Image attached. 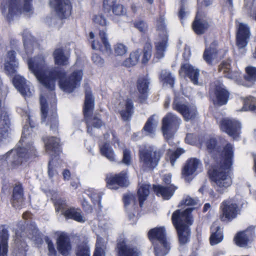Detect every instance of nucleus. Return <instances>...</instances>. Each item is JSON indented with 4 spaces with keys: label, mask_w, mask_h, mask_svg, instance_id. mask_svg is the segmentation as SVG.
Returning a JSON list of instances; mask_svg holds the SVG:
<instances>
[{
    "label": "nucleus",
    "mask_w": 256,
    "mask_h": 256,
    "mask_svg": "<svg viewBox=\"0 0 256 256\" xmlns=\"http://www.w3.org/2000/svg\"><path fill=\"white\" fill-rule=\"evenodd\" d=\"M206 150L214 162L220 164V167L212 165L208 171L210 182L216 184V192L222 194L232 184V178L230 170L232 168L234 158V149L230 142L226 144L222 148L218 144V138L211 137L205 142Z\"/></svg>",
    "instance_id": "nucleus-1"
},
{
    "label": "nucleus",
    "mask_w": 256,
    "mask_h": 256,
    "mask_svg": "<svg viewBox=\"0 0 256 256\" xmlns=\"http://www.w3.org/2000/svg\"><path fill=\"white\" fill-rule=\"evenodd\" d=\"M28 68L37 80L50 90L54 89L56 80L59 79L60 88L66 92H72L80 84L83 75L81 70H76L67 78L64 70L58 68H47L43 56L30 58L28 61Z\"/></svg>",
    "instance_id": "nucleus-2"
},
{
    "label": "nucleus",
    "mask_w": 256,
    "mask_h": 256,
    "mask_svg": "<svg viewBox=\"0 0 256 256\" xmlns=\"http://www.w3.org/2000/svg\"><path fill=\"white\" fill-rule=\"evenodd\" d=\"M182 211L178 210L174 212L172 216L173 224L176 228L180 244H184L190 239L192 213V198L186 197L180 203Z\"/></svg>",
    "instance_id": "nucleus-3"
},
{
    "label": "nucleus",
    "mask_w": 256,
    "mask_h": 256,
    "mask_svg": "<svg viewBox=\"0 0 256 256\" xmlns=\"http://www.w3.org/2000/svg\"><path fill=\"white\" fill-rule=\"evenodd\" d=\"M148 238L154 246L156 256H164L170 250V245L166 237L164 228H154L148 232Z\"/></svg>",
    "instance_id": "nucleus-4"
},
{
    "label": "nucleus",
    "mask_w": 256,
    "mask_h": 256,
    "mask_svg": "<svg viewBox=\"0 0 256 256\" xmlns=\"http://www.w3.org/2000/svg\"><path fill=\"white\" fill-rule=\"evenodd\" d=\"M32 1V0H24L22 6L20 0H10L6 6L3 2L2 4V12L6 15L8 20H10L14 14H18L22 12L32 14L33 11Z\"/></svg>",
    "instance_id": "nucleus-5"
},
{
    "label": "nucleus",
    "mask_w": 256,
    "mask_h": 256,
    "mask_svg": "<svg viewBox=\"0 0 256 256\" xmlns=\"http://www.w3.org/2000/svg\"><path fill=\"white\" fill-rule=\"evenodd\" d=\"M34 148L29 144L26 146V148L20 147L18 146L17 149L12 150L6 155L1 156V160H6L8 158L9 162L14 166L20 165L24 162L26 161L29 158V156L34 154Z\"/></svg>",
    "instance_id": "nucleus-6"
},
{
    "label": "nucleus",
    "mask_w": 256,
    "mask_h": 256,
    "mask_svg": "<svg viewBox=\"0 0 256 256\" xmlns=\"http://www.w3.org/2000/svg\"><path fill=\"white\" fill-rule=\"evenodd\" d=\"M209 94L213 98L214 104L219 106L226 105L230 97V92L223 82L216 80L210 84Z\"/></svg>",
    "instance_id": "nucleus-7"
},
{
    "label": "nucleus",
    "mask_w": 256,
    "mask_h": 256,
    "mask_svg": "<svg viewBox=\"0 0 256 256\" xmlns=\"http://www.w3.org/2000/svg\"><path fill=\"white\" fill-rule=\"evenodd\" d=\"M94 106V100L91 92L86 90V91L84 113L87 124V131L90 134H91L92 130L91 126L94 128H98L102 124V122L98 114H96L92 118L90 117V114L92 110H93Z\"/></svg>",
    "instance_id": "nucleus-8"
},
{
    "label": "nucleus",
    "mask_w": 256,
    "mask_h": 256,
    "mask_svg": "<svg viewBox=\"0 0 256 256\" xmlns=\"http://www.w3.org/2000/svg\"><path fill=\"white\" fill-rule=\"evenodd\" d=\"M220 219L222 222H230L236 218L240 212L238 204L232 198L224 200L220 206Z\"/></svg>",
    "instance_id": "nucleus-9"
},
{
    "label": "nucleus",
    "mask_w": 256,
    "mask_h": 256,
    "mask_svg": "<svg viewBox=\"0 0 256 256\" xmlns=\"http://www.w3.org/2000/svg\"><path fill=\"white\" fill-rule=\"evenodd\" d=\"M158 152L142 148L139 151L140 162L144 170H152L157 165L160 158Z\"/></svg>",
    "instance_id": "nucleus-10"
},
{
    "label": "nucleus",
    "mask_w": 256,
    "mask_h": 256,
    "mask_svg": "<svg viewBox=\"0 0 256 256\" xmlns=\"http://www.w3.org/2000/svg\"><path fill=\"white\" fill-rule=\"evenodd\" d=\"M181 120L172 113H168L162 120V130L165 138H172L178 128Z\"/></svg>",
    "instance_id": "nucleus-11"
},
{
    "label": "nucleus",
    "mask_w": 256,
    "mask_h": 256,
    "mask_svg": "<svg viewBox=\"0 0 256 256\" xmlns=\"http://www.w3.org/2000/svg\"><path fill=\"white\" fill-rule=\"evenodd\" d=\"M219 126L222 132L234 138L238 136L241 132V124L234 118H222L220 122Z\"/></svg>",
    "instance_id": "nucleus-12"
},
{
    "label": "nucleus",
    "mask_w": 256,
    "mask_h": 256,
    "mask_svg": "<svg viewBox=\"0 0 256 256\" xmlns=\"http://www.w3.org/2000/svg\"><path fill=\"white\" fill-rule=\"evenodd\" d=\"M158 31L159 41L156 43V56L160 58L164 56V52L167 46L168 35L166 26L163 20H160L158 22Z\"/></svg>",
    "instance_id": "nucleus-13"
},
{
    "label": "nucleus",
    "mask_w": 256,
    "mask_h": 256,
    "mask_svg": "<svg viewBox=\"0 0 256 256\" xmlns=\"http://www.w3.org/2000/svg\"><path fill=\"white\" fill-rule=\"evenodd\" d=\"M250 28L248 26L242 22L236 24V43L239 49L244 48L248 45L250 37Z\"/></svg>",
    "instance_id": "nucleus-14"
},
{
    "label": "nucleus",
    "mask_w": 256,
    "mask_h": 256,
    "mask_svg": "<svg viewBox=\"0 0 256 256\" xmlns=\"http://www.w3.org/2000/svg\"><path fill=\"white\" fill-rule=\"evenodd\" d=\"M210 24L206 19V14L199 9L196 14L193 21V30L198 34L201 35L206 32L210 28Z\"/></svg>",
    "instance_id": "nucleus-15"
},
{
    "label": "nucleus",
    "mask_w": 256,
    "mask_h": 256,
    "mask_svg": "<svg viewBox=\"0 0 256 256\" xmlns=\"http://www.w3.org/2000/svg\"><path fill=\"white\" fill-rule=\"evenodd\" d=\"M13 84L18 90L24 96H30L34 92L30 83L20 75H16L13 78Z\"/></svg>",
    "instance_id": "nucleus-16"
},
{
    "label": "nucleus",
    "mask_w": 256,
    "mask_h": 256,
    "mask_svg": "<svg viewBox=\"0 0 256 256\" xmlns=\"http://www.w3.org/2000/svg\"><path fill=\"white\" fill-rule=\"evenodd\" d=\"M58 16L61 18H66L71 13L72 6L70 0H50Z\"/></svg>",
    "instance_id": "nucleus-17"
},
{
    "label": "nucleus",
    "mask_w": 256,
    "mask_h": 256,
    "mask_svg": "<svg viewBox=\"0 0 256 256\" xmlns=\"http://www.w3.org/2000/svg\"><path fill=\"white\" fill-rule=\"evenodd\" d=\"M106 183L109 188L114 190L118 189L119 186H127L129 184L126 173L123 172L118 174L107 177Z\"/></svg>",
    "instance_id": "nucleus-18"
},
{
    "label": "nucleus",
    "mask_w": 256,
    "mask_h": 256,
    "mask_svg": "<svg viewBox=\"0 0 256 256\" xmlns=\"http://www.w3.org/2000/svg\"><path fill=\"white\" fill-rule=\"evenodd\" d=\"M99 36L101 42L98 41L96 42L94 41L92 45V48L100 50L104 54L110 56L112 54V50L108 40L106 34L104 30H100Z\"/></svg>",
    "instance_id": "nucleus-19"
},
{
    "label": "nucleus",
    "mask_w": 256,
    "mask_h": 256,
    "mask_svg": "<svg viewBox=\"0 0 256 256\" xmlns=\"http://www.w3.org/2000/svg\"><path fill=\"white\" fill-rule=\"evenodd\" d=\"M57 248L64 256H68L71 250L72 246L70 239L68 235L64 233H60L56 240Z\"/></svg>",
    "instance_id": "nucleus-20"
},
{
    "label": "nucleus",
    "mask_w": 256,
    "mask_h": 256,
    "mask_svg": "<svg viewBox=\"0 0 256 256\" xmlns=\"http://www.w3.org/2000/svg\"><path fill=\"white\" fill-rule=\"evenodd\" d=\"M133 108L132 102L128 98L119 104L117 110L124 121H128L130 120L133 113Z\"/></svg>",
    "instance_id": "nucleus-21"
},
{
    "label": "nucleus",
    "mask_w": 256,
    "mask_h": 256,
    "mask_svg": "<svg viewBox=\"0 0 256 256\" xmlns=\"http://www.w3.org/2000/svg\"><path fill=\"white\" fill-rule=\"evenodd\" d=\"M18 62L16 58V52L14 50L8 52L4 62V70L9 75H12L16 72Z\"/></svg>",
    "instance_id": "nucleus-22"
},
{
    "label": "nucleus",
    "mask_w": 256,
    "mask_h": 256,
    "mask_svg": "<svg viewBox=\"0 0 256 256\" xmlns=\"http://www.w3.org/2000/svg\"><path fill=\"white\" fill-rule=\"evenodd\" d=\"M232 60L228 59L222 61L218 66V72H222L224 76L232 80L238 78L240 73L237 71H232L231 68Z\"/></svg>",
    "instance_id": "nucleus-23"
},
{
    "label": "nucleus",
    "mask_w": 256,
    "mask_h": 256,
    "mask_svg": "<svg viewBox=\"0 0 256 256\" xmlns=\"http://www.w3.org/2000/svg\"><path fill=\"white\" fill-rule=\"evenodd\" d=\"M116 250L118 256H138V250L126 244V242L120 240L117 244Z\"/></svg>",
    "instance_id": "nucleus-24"
},
{
    "label": "nucleus",
    "mask_w": 256,
    "mask_h": 256,
    "mask_svg": "<svg viewBox=\"0 0 256 256\" xmlns=\"http://www.w3.org/2000/svg\"><path fill=\"white\" fill-rule=\"evenodd\" d=\"M210 243L211 246L216 245L223 240V230L220 226L214 223L210 227Z\"/></svg>",
    "instance_id": "nucleus-25"
},
{
    "label": "nucleus",
    "mask_w": 256,
    "mask_h": 256,
    "mask_svg": "<svg viewBox=\"0 0 256 256\" xmlns=\"http://www.w3.org/2000/svg\"><path fill=\"white\" fill-rule=\"evenodd\" d=\"M63 215L66 218L72 219L79 222H84L86 220L81 210L73 207L66 209L64 212Z\"/></svg>",
    "instance_id": "nucleus-26"
},
{
    "label": "nucleus",
    "mask_w": 256,
    "mask_h": 256,
    "mask_svg": "<svg viewBox=\"0 0 256 256\" xmlns=\"http://www.w3.org/2000/svg\"><path fill=\"white\" fill-rule=\"evenodd\" d=\"M10 121L8 116L4 114L0 119V140H2L8 138L10 134Z\"/></svg>",
    "instance_id": "nucleus-27"
},
{
    "label": "nucleus",
    "mask_w": 256,
    "mask_h": 256,
    "mask_svg": "<svg viewBox=\"0 0 256 256\" xmlns=\"http://www.w3.org/2000/svg\"><path fill=\"white\" fill-rule=\"evenodd\" d=\"M173 108L180 112L186 120H190L192 118L191 110L186 104H182L177 98H175L172 104Z\"/></svg>",
    "instance_id": "nucleus-28"
},
{
    "label": "nucleus",
    "mask_w": 256,
    "mask_h": 256,
    "mask_svg": "<svg viewBox=\"0 0 256 256\" xmlns=\"http://www.w3.org/2000/svg\"><path fill=\"white\" fill-rule=\"evenodd\" d=\"M8 230L3 226H0V256H6L8 250Z\"/></svg>",
    "instance_id": "nucleus-29"
},
{
    "label": "nucleus",
    "mask_w": 256,
    "mask_h": 256,
    "mask_svg": "<svg viewBox=\"0 0 256 256\" xmlns=\"http://www.w3.org/2000/svg\"><path fill=\"white\" fill-rule=\"evenodd\" d=\"M23 203V190L20 184H16L14 188L12 204L15 208H19Z\"/></svg>",
    "instance_id": "nucleus-30"
},
{
    "label": "nucleus",
    "mask_w": 256,
    "mask_h": 256,
    "mask_svg": "<svg viewBox=\"0 0 256 256\" xmlns=\"http://www.w3.org/2000/svg\"><path fill=\"white\" fill-rule=\"evenodd\" d=\"M154 190L157 195H160L164 199H169L174 194L175 187L170 185L168 186H154Z\"/></svg>",
    "instance_id": "nucleus-31"
},
{
    "label": "nucleus",
    "mask_w": 256,
    "mask_h": 256,
    "mask_svg": "<svg viewBox=\"0 0 256 256\" xmlns=\"http://www.w3.org/2000/svg\"><path fill=\"white\" fill-rule=\"evenodd\" d=\"M158 123V120L156 118L154 115H153L150 117L146 121L143 128V130L146 135L152 137L154 135L155 130Z\"/></svg>",
    "instance_id": "nucleus-32"
},
{
    "label": "nucleus",
    "mask_w": 256,
    "mask_h": 256,
    "mask_svg": "<svg viewBox=\"0 0 256 256\" xmlns=\"http://www.w3.org/2000/svg\"><path fill=\"white\" fill-rule=\"evenodd\" d=\"M46 151L50 154L52 152L56 153L58 151L60 140L56 137H51L46 140H44Z\"/></svg>",
    "instance_id": "nucleus-33"
},
{
    "label": "nucleus",
    "mask_w": 256,
    "mask_h": 256,
    "mask_svg": "<svg viewBox=\"0 0 256 256\" xmlns=\"http://www.w3.org/2000/svg\"><path fill=\"white\" fill-rule=\"evenodd\" d=\"M139 188L138 190V195L140 206H142L144 202L146 199L150 194V186L146 184H138Z\"/></svg>",
    "instance_id": "nucleus-34"
},
{
    "label": "nucleus",
    "mask_w": 256,
    "mask_h": 256,
    "mask_svg": "<svg viewBox=\"0 0 256 256\" xmlns=\"http://www.w3.org/2000/svg\"><path fill=\"white\" fill-rule=\"evenodd\" d=\"M53 54L56 64L58 65H66L68 64V58L64 54L62 49H56Z\"/></svg>",
    "instance_id": "nucleus-35"
},
{
    "label": "nucleus",
    "mask_w": 256,
    "mask_h": 256,
    "mask_svg": "<svg viewBox=\"0 0 256 256\" xmlns=\"http://www.w3.org/2000/svg\"><path fill=\"white\" fill-rule=\"evenodd\" d=\"M106 242L102 238L98 236L94 256H106Z\"/></svg>",
    "instance_id": "nucleus-36"
},
{
    "label": "nucleus",
    "mask_w": 256,
    "mask_h": 256,
    "mask_svg": "<svg viewBox=\"0 0 256 256\" xmlns=\"http://www.w3.org/2000/svg\"><path fill=\"white\" fill-rule=\"evenodd\" d=\"M150 79L147 76L140 77L137 82V88L141 94H146L148 90Z\"/></svg>",
    "instance_id": "nucleus-37"
},
{
    "label": "nucleus",
    "mask_w": 256,
    "mask_h": 256,
    "mask_svg": "<svg viewBox=\"0 0 256 256\" xmlns=\"http://www.w3.org/2000/svg\"><path fill=\"white\" fill-rule=\"evenodd\" d=\"M182 177L186 181L190 182L192 175V160L188 159L185 164L182 172Z\"/></svg>",
    "instance_id": "nucleus-38"
},
{
    "label": "nucleus",
    "mask_w": 256,
    "mask_h": 256,
    "mask_svg": "<svg viewBox=\"0 0 256 256\" xmlns=\"http://www.w3.org/2000/svg\"><path fill=\"white\" fill-rule=\"evenodd\" d=\"M114 0H104V6L106 8V6L110 7L113 5L112 12L117 16L123 15L126 13V10L124 6L121 4H113Z\"/></svg>",
    "instance_id": "nucleus-39"
},
{
    "label": "nucleus",
    "mask_w": 256,
    "mask_h": 256,
    "mask_svg": "<svg viewBox=\"0 0 256 256\" xmlns=\"http://www.w3.org/2000/svg\"><path fill=\"white\" fill-rule=\"evenodd\" d=\"M234 240L236 244L240 247L246 246L249 241L248 236L244 232H238L234 236Z\"/></svg>",
    "instance_id": "nucleus-40"
},
{
    "label": "nucleus",
    "mask_w": 256,
    "mask_h": 256,
    "mask_svg": "<svg viewBox=\"0 0 256 256\" xmlns=\"http://www.w3.org/2000/svg\"><path fill=\"white\" fill-rule=\"evenodd\" d=\"M140 56V52L138 51H134L131 52L129 58L124 61V65L128 67L136 65L139 60Z\"/></svg>",
    "instance_id": "nucleus-41"
},
{
    "label": "nucleus",
    "mask_w": 256,
    "mask_h": 256,
    "mask_svg": "<svg viewBox=\"0 0 256 256\" xmlns=\"http://www.w3.org/2000/svg\"><path fill=\"white\" fill-rule=\"evenodd\" d=\"M100 152L102 154L110 161L112 162L114 160V152L108 144H104L100 148Z\"/></svg>",
    "instance_id": "nucleus-42"
},
{
    "label": "nucleus",
    "mask_w": 256,
    "mask_h": 256,
    "mask_svg": "<svg viewBox=\"0 0 256 256\" xmlns=\"http://www.w3.org/2000/svg\"><path fill=\"white\" fill-rule=\"evenodd\" d=\"M244 79L249 82H254L256 81V68L249 66L246 68V74Z\"/></svg>",
    "instance_id": "nucleus-43"
},
{
    "label": "nucleus",
    "mask_w": 256,
    "mask_h": 256,
    "mask_svg": "<svg viewBox=\"0 0 256 256\" xmlns=\"http://www.w3.org/2000/svg\"><path fill=\"white\" fill-rule=\"evenodd\" d=\"M34 43V39L30 35L24 36V45L28 54L32 52Z\"/></svg>",
    "instance_id": "nucleus-44"
},
{
    "label": "nucleus",
    "mask_w": 256,
    "mask_h": 256,
    "mask_svg": "<svg viewBox=\"0 0 256 256\" xmlns=\"http://www.w3.org/2000/svg\"><path fill=\"white\" fill-rule=\"evenodd\" d=\"M160 80L164 84H168L173 86L174 78L172 74L166 70H162L160 75Z\"/></svg>",
    "instance_id": "nucleus-45"
},
{
    "label": "nucleus",
    "mask_w": 256,
    "mask_h": 256,
    "mask_svg": "<svg viewBox=\"0 0 256 256\" xmlns=\"http://www.w3.org/2000/svg\"><path fill=\"white\" fill-rule=\"evenodd\" d=\"M76 256H90V251L86 242H82L78 246L76 250Z\"/></svg>",
    "instance_id": "nucleus-46"
},
{
    "label": "nucleus",
    "mask_w": 256,
    "mask_h": 256,
    "mask_svg": "<svg viewBox=\"0 0 256 256\" xmlns=\"http://www.w3.org/2000/svg\"><path fill=\"white\" fill-rule=\"evenodd\" d=\"M179 72L182 76L188 77L192 80V68L189 64H182Z\"/></svg>",
    "instance_id": "nucleus-47"
},
{
    "label": "nucleus",
    "mask_w": 256,
    "mask_h": 256,
    "mask_svg": "<svg viewBox=\"0 0 256 256\" xmlns=\"http://www.w3.org/2000/svg\"><path fill=\"white\" fill-rule=\"evenodd\" d=\"M216 52V50L211 47L206 48L203 54L204 60L208 64H212L213 61V56Z\"/></svg>",
    "instance_id": "nucleus-48"
},
{
    "label": "nucleus",
    "mask_w": 256,
    "mask_h": 256,
    "mask_svg": "<svg viewBox=\"0 0 256 256\" xmlns=\"http://www.w3.org/2000/svg\"><path fill=\"white\" fill-rule=\"evenodd\" d=\"M114 50L116 56H122L128 51V48L122 43H117L114 46Z\"/></svg>",
    "instance_id": "nucleus-49"
},
{
    "label": "nucleus",
    "mask_w": 256,
    "mask_h": 256,
    "mask_svg": "<svg viewBox=\"0 0 256 256\" xmlns=\"http://www.w3.org/2000/svg\"><path fill=\"white\" fill-rule=\"evenodd\" d=\"M152 46L150 44H146L144 48L142 62H146L150 58L152 54Z\"/></svg>",
    "instance_id": "nucleus-50"
},
{
    "label": "nucleus",
    "mask_w": 256,
    "mask_h": 256,
    "mask_svg": "<svg viewBox=\"0 0 256 256\" xmlns=\"http://www.w3.org/2000/svg\"><path fill=\"white\" fill-rule=\"evenodd\" d=\"M185 150L182 148H178L176 150L172 153L170 157V162L172 166H174V162L180 156L184 154Z\"/></svg>",
    "instance_id": "nucleus-51"
},
{
    "label": "nucleus",
    "mask_w": 256,
    "mask_h": 256,
    "mask_svg": "<svg viewBox=\"0 0 256 256\" xmlns=\"http://www.w3.org/2000/svg\"><path fill=\"white\" fill-rule=\"evenodd\" d=\"M55 205L56 210L58 212L60 210L62 211V214L66 209L69 208L66 205V200L61 198L56 200L55 202Z\"/></svg>",
    "instance_id": "nucleus-52"
},
{
    "label": "nucleus",
    "mask_w": 256,
    "mask_h": 256,
    "mask_svg": "<svg viewBox=\"0 0 256 256\" xmlns=\"http://www.w3.org/2000/svg\"><path fill=\"white\" fill-rule=\"evenodd\" d=\"M40 104L42 118V121H44L47 114V104H46V100L42 96H41L40 98Z\"/></svg>",
    "instance_id": "nucleus-53"
},
{
    "label": "nucleus",
    "mask_w": 256,
    "mask_h": 256,
    "mask_svg": "<svg viewBox=\"0 0 256 256\" xmlns=\"http://www.w3.org/2000/svg\"><path fill=\"white\" fill-rule=\"evenodd\" d=\"M45 241L48 244V248L49 256H56V250L52 240L48 237L45 238Z\"/></svg>",
    "instance_id": "nucleus-54"
},
{
    "label": "nucleus",
    "mask_w": 256,
    "mask_h": 256,
    "mask_svg": "<svg viewBox=\"0 0 256 256\" xmlns=\"http://www.w3.org/2000/svg\"><path fill=\"white\" fill-rule=\"evenodd\" d=\"M124 202L125 206H128L130 204H132L133 205H134L136 202L134 196L132 194H125L124 196Z\"/></svg>",
    "instance_id": "nucleus-55"
},
{
    "label": "nucleus",
    "mask_w": 256,
    "mask_h": 256,
    "mask_svg": "<svg viewBox=\"0 0 256 256\" xmlns=\"http://www.w3.org/2000/svg\"><path fill=\"white\" fill-rule=\"evenodd\" d=\"M134 26L142 32H145L148 29L146 24L143 20H138L134 23Z\"/></svg>",
    "instance_id": "nucleus-56"
},
{
    "label": "nucleus",
    "mask_w": 256,
    "mask_h": 256,
    "mask_svg": "<svg viewBox=\"0 0 256 256\" xmlns=\"http://www.w3.org/2000/svg\"><path fill=\"white\" fill-rule=\"evenodd\" d=\"M199 76V70L198 69H194L193 68V84L200 86L203 84V80H198Z\"/></svg>",
    "instance_id": "nucleus-57"
},
{
    "label": "nucleus",
    "mask_w": 256,
    "mask_h": 256,
    "mask_svg": "<svg viewBox=\"0 0 256 256\" xmlns=\"http://www.w3.org/2000/svg\"><path fill=\"white\" fill-rule=\"evenodd\" d=\"M122 162L126 165L131 164V155L130 150L124 149L123 150Z\"/></svg>",
    "instance_id": "nucleus-58"
},
{
    "label": "nucleus",
    "mask_w": 256,
    "mask_h": 256,
    "mask_svg": "<svg viewBox=\"0 0 256 256\" xmlns=\"http://www.w3.org/2000/svg\"><path fill=\"white\" fill-rule=\"evenodd\" d=\"M198 10H202V7H207L212 4V0H197Z\"/></svg>",
    "instance_id": "nucleus-59"
},
{
    "label": "nucleus",
    "mask_w": 256,
    "mask_h": 256,
    "mask_svg": "<svg viewBox=\"0 0 256 256\" xmlns=\"http://www.w3.org/2000/svg\"><path fill=\"white\" fill-rule=\"evenodd\" d=\"M94 21L96 24L102 26H104L106 24L105 18L101 15L96 16L94 18Z\"/></svg>",
    "instance_id": "nucleus-60"
},
{
    "label": "nucleus",
    "mask_w": 256,
    "mask_h": 256,
    "mask_svg": "<svg viewBox=\"0 0 256 256\" xmlns=\"http://www.w3.org/2000/svg\"><path fill=\"white\" fill-rule=\"evenodd\" d=\"M92 58L93 62L98 66H102L104 63V59L98 54H93Z\"/></svg>",
    "instance_id": "nucleus-61"
},
{
    "label": "nucleus",
    "mask_w": 256,
    "mask_h": 256,
    "mask_svg": "<svg viewBox=\"0 0 256 256\" xmlns=\"http://www.w3.org/2000/svg\"><path fill=\"white\" fill-rule=\"evenodd\" d=\"M50 128L51 130H57L58 127V121L57 120L56 116H53L50 118Z\"/></svg>",
    "instance_id": "nucleus-62"
},
{
    "label": "nucleus",
    "mask_w": 256,
    "mask_h": 256,
    "mask_svg": "<svg viewBox=\"0 0 256 256\" xmlns=\"http://www.w3.org/2000/svg\"><path fill=\"white\" fill-rule=\"evenodd\" d=\"M202 164L200 163V161L196 158H193V174L195 172L198 168H202Z\"/></svg>",
    "instance_id": "nucleus-63"
},
{
    "label": "nucleus",
    "mask_w": 256,
    "mask_h": 256,
    "mask_svg": "<svg viewBox=\"0 0 256 256\" xmlns=\"http://www.w3.org/2000/svg\"><path fill=\"white\" fill-rule=\"evenodd\" d=\"M52 161H50L49 162L48 168V176L50 178H52L54 175L57 174V172L56 171V170L54 169V168L51 166V164H52Z\"/></svg>",
    "instance_id": "nucleus-64"
}]
</instances>
